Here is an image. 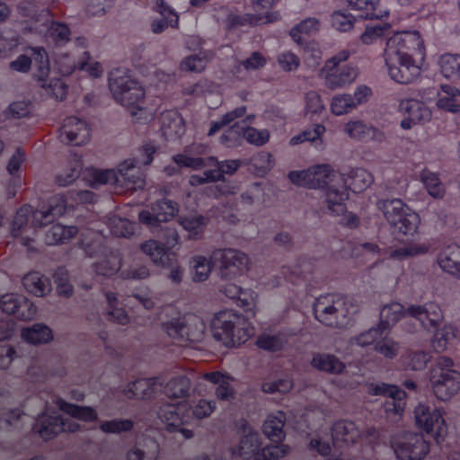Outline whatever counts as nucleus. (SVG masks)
<instances>
[{
	"label": "nucleus",
	"mask_w": 460,
	"mask_h": 460,
	"mask_svg": "<svg viewBox=\"0 0 460 460\" xmlns=\"http://www.w3.org/2000/svg\"><path fill=\"white\" fill-rule=\"evenodd\" d=\"M322 74L326 87L336 90L350 85L358 76V70L350 65L334 66L331 62H326Z\"/></svg>",
	"instance_id": "b1692460"
},
{
	"label": "nucleus",
	"mask_w": 460,
	"mask_h": 460,
	"mask_svg": "<svg viewBox=\"0 0 460 460\" xmlns=\"http://www.w3.org/2000/svg\"><path fill=\"white\" fill-rule=\"evenodd\" d=\"M290 447L285 444L268 445L256 454L254 460H279L286 456Z\"/></svg>",
	"instance_id": "774afa93"
},
{
	"label": "nucleus",
	"mask_w": 460,
	"mask_h": 460,
	"mask_svg": "<svg viewBox=\"0 0 460 460\" xmlns=\"http://www.w3.org/2000/svg\"><path fill=\"white\" fill-rule=\"evenodd\" d=\"M384 332L385 331L379 325L372 327L356 336L351 337L349 339V344L351 346L357 345L362 348L374 345L375 348L379 338H382Z\"/></svg>",
	"instance_id": "0e129e2a"
},
{
	"label": "nucleus",
	"mask_w": 460,
	"mask_h": 460,
	"mask_svg": "<svg viewBox=\"0 0 460 460\" xmlns=\"http://www.w3.org/2000/svg\"><path fill=\"white\" fill-rule=\"evenodd\" d=\"M106 299L108 303L107 315L110 321L118 324L125 325L129 322V318L125 310L119 307V298L113 292L106 293Z\"/></svg>",
	"instance_id": "13d9d810"
},
{
	"label": "nucleus",
	"mask_w": 460,
	"mask_h": 460,
	"mask_svg": "<svg viewBox=\"0 0 460 460\" xmlns=\"http://www.w3.org/2000/svg\"><path fill=\"white\" fill-rule=\"evenodd\" d=\"M160 122L162 135L168 141L178 139L185 132L183 119L177 111L170 110L162 112Z\"/></svg>",
	"instance_id": "7c9ffc66"
},
{
	"label": "nucleus",
	"mask_w": 460,
	"mask_h": 460,
	"mask_svg": "<svg viewBox=\"0 0 460 460\" xmlns=\"http://www.w3.org/2000/svg\"><path fill=\"white\" fill-rule=\"evenodd\" d=\"M163 387L160 393L164 394L167 398L185 399L190 394V379L184 375L175 376L169 380L165 381L161 378Z\"/></svg>",
	"instance_id": "72a5a7b5"
},
{
	"label": "nucleus",
	"mask_w": 460,
	"mask_h": 460,
	"mask_svg": "<svg viewBox=\"0 0 460 460\" xmlns=\"http://www.w3.org/2000/svg\"><path fill=\"white\" fill-rule=\"evenodd\" d=\"M76 234L77 228L74 226H66L61 224H56L47 232L45 241L49 245H55L69 241Z\"/></svg>",
	"instance_id": "de8ad7c7"
},
{
	"label": "nucleus",
	"mask_w": 460,
	"mask_h": 460,
	"mask_svg": "<svg viewBox=\"0 0 460 460\" xmlns=\"http://www.w3.org/2000/svg\"><path fill=\"white\" fill-rule=\"evenodd\" d=\"M315 319L332 327L344 328L357 312L356 306L346 297L327 294L316 298L313 305Z\"/></svg>",
	"instance_id": "6e6552de"
},
{
	"label": "nucleus",
	"mask_w": 460,
	"mask_h": 460,
	"mask_svg": "<svg viewBox=\"0 0 460 460\" xmlns=\"http://www.w3.org/2000/svg\"><path fill=\"white\" fill-rule=\"evenodd\" d=\"M109 88L114 100L125 107L141 103L145 90L126 68H116L110 73Z\"/></svg>",
	"instance_id": "9b49d317"
},
{
	"label": "nucleus",
	"mask_w": 460,
	"mask_h": 460,
	"mask_svg": "<svg viewBox=\"0 0 460 460\" xmlns=\"http://www.w3.org/2000/svg\"><path fill=\"white\" fill-rule=\"evenodd\" d=\"M141 250L148 255L155 265L163 268L172 266L174 254L169 252L163 244L155 240H148L141 244Z\"/></svg>",
	"instance_id": "c9c22d12"
},
{
	"label": "nucleus",
	"mask_w": 460,
	"mask_h": 460,
	"mask_svg": "<svg viewBox=\"0 0 460 460\" xmlns=\"http://www.w3.org/2000/svg\"><path fill=\"white\" fill-rule=\"evenodd\" d=\"M213 336L226 347L244 343L252 334L250 323L240 314L232 311H221L211 322Z\"/></svg>",
	"instance_id": "1a4fd4ad"
},
{
	"label": "nucleus",
	"mask_w": 460,
	"mask_h": 460,
	"mask_svg": "<svg viewBox=\"0 0 460 460\" xmlns=\"http://www.w3.org/2000/svg\"><path fill=\"white\" fill-rule=\"evenodd\" d=\"M134 421L130 419H112L101 420L99 429L105 434H121L128 432L134 428Z\"/></svg>",
	"instance_id": "052dcab7"
},
{
	"label": "nucleus",
	"mask_w": 460,
	"mask_h": 460,
	"mask_svg": "<svg viewBox=\"0 0 460 460\" xmlns=\"http://www.w3.org/2000/svg\"><path fill=\"white\" fill-rule=\"evenodd\" d=\"M192 279L202 282L208 279L212 269V261L202 255H196L190 261Z\"/></svg>",
	"instance_id": "bf43d9fd"
},
{
	"label": "nucleus",
	"mask_w": 460,
	"mask_h": 460,
	"mask_svg": "<svg viewBox=\"0 0 460 460\" xmlns=\"http://www.w3.org/2000/svg\"><path fill=\"white\" fill-rule=\"evenodd\" d=\"M286 415L283 411L270 414L263 423V433L272 441H281L285 438L283 428Z\"/></svg>",
	"instance_id": "a19ab883"
},
{
	"label": "nucleus",
	"mask_w": 460,
	"mask_h": 460,
	"mask_svg": "<svg viewBox=\"0 0 460 460\" xmlns=\"http://www.w3.org/2000/svg\"><path fill=\"white\" fill-rule=\"evenodd\" d=\"M91 240L84 238L81 246L89 257H98L99 260L93 265L97 275L113 276L121 269V257L117 250L108 248L103 244V238L99 234H92Z\"/></svg>",
	"instance_id": "f8f14e48"
},
{
	"label": "nucleus",
	"mask_w": 460,
	"mask_h": 460,
	"mask_svg": "<svg viewBox=\"0 0 460 460\" xmlns=\"http://www.w3.org/2000/svg\"><path fill=\"white\" fill-rule=\"evenodd\" d=\"M94 194L90 190H70L66 195L57 194L51 197L40 209L33 210L29 205L22 207L13 222L12 234L21 238L22 243L31 249V235L37 227H42L61 217L67 208L75 204L93 203Z\"/></svg>",
	"instance_id": "f257e3e1"
},
{
	"label": "nucleus",
	"mask_w": 460,
	"mask_h": 460,
	"mask_svg": "<svg viewBox=\"0 0 460 460\" xmlns=\"http://www.w3.org/2000/svg\"><path fill=\"white\" fill-rule=\"evenodd\" d=\"M358 438H363L366 442L372 443L377 438V431L374 428L367 429L366 436L363 438L359 427L353 421L340 420L333 424L332 439L334 447H341L343 445L353 444Z\"/></svg>",
	"instance_id": "aec40b11"
},
{
	"label": "nucleus",
	"mask_w": 460,
	"mask_h": 460,
	"mask_svg": "<svg viewBox=\"0 0 460 460\" xmlns=\"http://www.w3.org/2000/svg\"><path fill=\"white\" fill-rule=\"evenodd\" d=\"M278 0H254L253 1V9L257 13L265 12V15L262 14H238V13H230L227 16V26L229 29L244 26V25H255V24H263L267 22H273L279 18V15L277 12L270 13L268 12L277 2Z\"/></svg>",
	"instance_id": "6ab92c4d"
},
{
	"label": "nucleus",
	"mask_w": 460,
	"mask_h": 460,
	"mask_svg": "<svg viewBox=\"0 0 460 460\" xmlns=\"http://www.w3.org/2000/svg\"><path fill=\"white\" fill-rule=\"evenodd\" d=\"M344 175L346 180L347 192L348 190H350L353 192H361L373 182L372 174L362 168L351 169L347 174Z\"/></svg>",
	"instance_id": "ea45409f"
},
{
	"label": "nucleus",
	"mask_w": 460,
	"mask_h": 460,
	"mask_svg": "<svg viewBox=\"0 0 460 460\" xmlns=\"http://www.w3.org/2000/svg\"><path fill=\"white\" fill-rule=\"evenodd\" d=\"M156 146L152 143L143 146L141 157L128 158L119 164L117 170H93V186L111 184L121 190H137L145 186V174L142 165H148L153 161Z\"/></svg>",
	"instance_id": "7ed1b4c3"
},
{
	"label": "nucleus",
	"mask_w": 460,
	"mask_h": 460,
	"mask_svg": "<svg viewBox=\"0 0 460 460\" xmlns=\"http://www.w3.org/2000/svg\"><path fill=\"white\" fill-rule=\"evenodd\" d=\"M156 415L168 431H179L186 439L193 437V431L183 425L190 423V412L186 402H162L156 409Z\"/></svg>",
	"instance_id": "4468645a"
},
{
	"label": "nucleus",
	"mask_w": 460,
	"mask_h": 460,
	"mask_svg": "<svg viewBox=\"0 0 460 460\" xmlns=\"http://www.w3.org/2000/svg\"><path fill=\"white\" fill-rule=\"evenodd\" d=\"M348 6L352 10L360 11V16L365 19H384L388 16V12H381L376 9L380 0H348Z\"/></svg>",
	"instance_id": "37998d69"
},
{
	"label": "nucleus",
	"mask_w": 460,
	"mask_h": 460,
	"mask_svg": "<svg viewBox=\"0 0 460 460\" xmlns=\"http://www.w3.org/2000/svg\"><path fill=\"white\" fill-rule=\"evenodd\" d=\"M367 390L373 395H385L388 397L385 402L386 418L391 420V421H396L404 410L405 392L396 385L385 383H372L368 385Z\"/></svg>",
	"instance_id": "a211bd4d"
},
{
	"label": "nucleus",
	"mask_w": 460,
	"mask_h": 460,
	"mask_svg": "<svg viewBox=\"0 0 460 460\" xmlns=\"http://www.w3.org/2000/svg\"><path fill=\"white\" fill-rule=\"evenodd\" d=\"M410 55L403 50V32H396L391 36L386 42L384 52L385 60L399 61L400 57Z\"/></svg>",
	"instance_id": "6e6d98bb"
},
{
	"label": "nucleus",
	"mask_w": 460,
	"mask_h": 460,
	"mask_svg": "<svg viewBox=\"0 0 460 460\" xmlns=\"http://www.w3.org/2000/svg\"><path fill=\"white\" fill-rule=\"evenodd\" d=\"M444 415L445 411L442 407L426 402H420L414 409L416 426L437 442L443 440L447 434V424Z\"/></svg>",
	"instance_id": "ddd939ff"
},
{
	"label": "nucleus",
	"mask_w": 460,
	"mask_h": 460,
	"mask_svg": "<svg viewBox=\"0 0 460 460\" xmlns=\"http://www.w3.org/2000/svg\"><path fill=\"white\" fill-rule=\"evenodd\" d=\"M391 79L399 84L411 83L420 73V66L411 55L400 57L399 61L385 60Z\"/></svg>",
	"instance_id": "a878e982"
},
{
	"label": "nucleus",
	"mask_w": 460,
	"mask_h": 460,
	"mask_svg": "<svg viewBox=\"0 0 460 460\" xmlns=\"http://www.w3.org/2000/svg\"><path fill=\"white\" fill-rule=\"evenodd\" d=\"M43 8L47 7L41 0H24L19 4L18 9L20 13L31 19V24L29 27L30 31L42 22L40 21V13Z\"/></svg>",
	"instance_id": "5fc2aeb1"
},
{
	"label": "nucleus",
	"mask_w": 460,
	"mask_h": 460,
	"mask_svg": "<svg viewBox=\"0 0 460 460\" xmlns=\"http://www.w3.org/2000/svg\"><path fill=\"white\" fill-rule=\"evenodd\" d=\"M454 367L452 358L440 356L429 370L431 391L441 402L451 400L460 392V372Z\"/></svg>",
	"instance_id": "9d476101"
},
{
	"label": "nucleus",
	"mask_w": 460,
	"mask_h": 460,
	"mask_svg": "<svg viewBox=\"0 0 460 460\" xmlns=\"http://www.w3.org/2000/svg\"><path fill=\"white\" fill-rule=\"evenodd\" d=\"M214 263L220 262L219 275L224 279H233L243 275L248 267L245 253L234 249H217L211 254Z\"/></svg>",
	"instance_id": "2eb2a0df"
},
{
	"label": "nucleus",
	"mask_w": 460,
	"mask_h": 460,
	"mask_svg": "<svg viewBox=\"0 0 460 460\" xmlns=\"http://www.w3.org/2000/svg\"><path fill=\"white\" fill-rule=\"evenodd\" d=\"M432 96L428 100H436L438 109L451 112L460 113V90L453 85L442 84L440 90H431Z\"/></svg>",
	"instance_id": "c85d7f7f"
},
{
	"label": "nucleus",
	"mask_w": 460,
	"mask_h": 460,
	"mask_svg": "<svg viewBox=\"0 0 460 460\" xmlns=\"http://www.w3.org/2000/svg\"><path fill=\"white\" fill-rule=\"evenodd\" d=\"M244 165H248L249 171L256 175H264L270 168V155L267 152H259L249 160H243Z\"/></svg>",
	"instance_id": "69168bd1"
},
{
	"label": "nucleus",
	"mask_w": 460,
	"mask_h": 460,
	"mask_svg": "<svg viewBox=\"0 0 460 460\" xmlns=\"http://www.w3.org/2000/svg\"><path fill=\"white\" fill-rule=\"evenodd\" d=\"M108 227L112 234L128 238L135 231L136 225L126 218L113 215L108 219Z\"/></svg>",
	"instance_id": "680f3d73"
},
{
	"label": "nucleus",
	"mask_w": 460,
	"mask_h": 460,
	"mask_svg": "<svg viewBox=\"0 0 460 460\" xmlns=\"http://www.w3.org/2000/svg\"><path fill=\"white\" fill-rule=\"evenodd\" d=\"M254 119V114H248L243 119H242L241 123L243 127V137L250 144L262 146L268 142L270 134L266 129L258 130L255 128L249 127L248 125L252 124Z\"/></svg>",
	"instance_id": "49530a36"
},
{
	"label": "nucleus",
	"mask_w": 460,
	"mask_h": 460,
	"mask_svg": "<svg viewBox=\"0 0 460 460\" xmlns=\"http://www.w3.org/2000/svg\"><path fill=\"white\" fill-rule=\"evenodd\" d=\"M289 180L300 186L323 190L322 199L326 213H341L349 198L344 173L335 172L329 164H316L306 170L292 171Z\"/></svg>",
	"instance_id": "f03ea898"
},
{
	"label": "nucleus",
	"mask_w": 460,
	"mask_h": 460,
	"mask_svg": "<svg viewBox=\"0 0 460 460\" xmlns=\"http://www.w3.org/2000/svg\"><path fill=\"white\" fill-rule=\"evenodd\" d=\"M203 377L217 385L215 393L218 399L228 402L234 398V389L231 385L232 378L230 376L220 372H211L204 374Z\"/></svg>",
	"instance_id": "4c0bfd02"
},
{
	"label": "nucleus",
	"mask_w": 460,
	"mask_h": 460,
	"mask_svg": "<svg viewBox=\"0 0 460 460\" xmlns=\"http://www.w3.org/2000/svg\"><path fill=\"white\" fill-rule=\"evenodd\" d=\"M356 109L349 93H339L332 98L331 111L335 116L349 114Z\"/></svg>",
	"instance_id": "338daca9"
},
{
	"label": "nucleus",
	"mask_w": 460,
	"mask_h": 460,
	"mask_svg": "<svg viewBox=\"0 0 460 460\" xmlns=\"http://www.w3.org/2000/svg\"><path fill=\"white\" fill-rule=\"evenodd\" d=\"M400 217L395 224H389L393 232L403 235H413L417 232L420 222L419 215L411 210L404 213Z\"/></svg>",
	"instance_id": "a18cd8bd"
},
{
	"label": "nucleus",
	"mask_w": 460,
	"mask_h": 460,
	"mask_svg": "<svg viewBox=\"0 0 460 460\" xmlns=\"http://www.w3.org/2000/svg\"><path fill=\"white\" fill-rule=\"evenodd\" d=\"M394 452L401 460H421L429 451V445L417 433H409L393 443Z\"/></svg>",
	"instance_id": "4be33fe9"
},
{
	"label": "nucleus",
	"mask_w": 460,
	"mask_h": 460,
	"mask_svg": "<svg viewBox=\"0 0 460 460\" xmlns=\"http://www.w3.org/2000/svg\"><path fill=\"white\" fill-rule=\"evenodd\" d=\"M399 110L405 115L401 121V127L404 129H411L417 123L426 121L430 118L429 110L417 100H402L400 102Z\"/></svg>",
	"instance_id": "cd10ccee"
},
{
	"label": "nucleus",
	"mask_w": 460,
	"mask_h": 460,
	"mask_svg": "<svg viewBox=\"0 0 460 460\" xmlns=\"http://www.w3.org/2000/svg\"><path fill=\"white\" fill-rule=\"evenodd\" d=\"M158 456V446L154 441L136 444L129 449L126 460H155Z\"/></svg>",
	"instance_id": "8fccbe9b"
},
{
	"label": "nucleus",
	"mask_w": 460,
	"mask_h": 460,
	"mask_svg": "<svg viewBox=\"0 0 460 460\" xmlns=\"http://www.w3.org/2000/svg\"><path fill=\"white\" fill-rule=\"evenodd\" d=\"M58 408L69 415L64 418L55 410H47L35 420L33 430L45 440L53 438L63 431L75 432L79 429V424L72 418H76L84 421L97 420V411L90 406H78L66 402L63 399L57 400Z\"/></svg>",
	"instance_id": "20e7f679"
},
{
	"label": "nucleus",
	"mask_w": 460,
	"mask_h": 460,
	"mask_svg": "<svg viewBox=\"0 0 460 460\" xmlns=\"http://www.w3.org/2000/svg\"><path fill=\"white\" fill-rule=\"evenodd\" d=\"M154 9L160 13V17L154 19L150 23V30L153 33L159 34L169 27H178V14L166 5L163 0H156Z\"/></svg>",
	"instance_id": "473e14b6"
},
{
	"label": "nucleus",
	"mask_w": 460,
	"mask_h": 460,
	"mask_svg": "<svg viewBox=\"0 0 460 460\" xmlns=\"http://www.w3.org/2000/svg\"><path fill=\"white\" fill-rule=\"evenodd\" d=\"M162 387L161 377L141 378L128 384L123 393L129 399H149L158 394Z\"/></svg>",
	"instance_id": "c756f323"
},
{
	"label": "nucleus",
	"mask_w": 460,
	"mask_h": 460,
	"mask_svg": "<svg viewBox=\"0 0 460 460\" xmlns=\"http://www.w3.org/2000/svg\"><path fill=\"white\" fill-rule=\"evenodd\" d=\"M172 159L179 167H187L193 170L216 166L215 169L206 170L202 175H191L189 179V183L191 186L201 185L208 181H223L224 174L231 175L234 173L242 164H244L243 160H225L218 162L214 156L200 158L192 157L186 154L176 155Z\"/></svg>",
	"instance_id": "423d86ee"
},
{
	"label": "nucleus",
	"mask_w": 460,
	"mask_h": 460,
	"mask_svg": "<svg viewBox=\"0 0 460 460\" xmlns=\"http://www.w3.org/2000/svg\"><path fill=\"white\" fill-rule=\"evenodd\" d=\"M141 250L148 255L155 265L163 268L172 266L174 254L169 252L163 244L155 240H148L141 244Z\"/></svg>",
	"instance_id": "e433bc0d"
},
{
	"label": "nucleus",
	"mask_w": 460,
	"mask_h": 460,
	"mask_svg": "<svg viewBox=\"0 0 460 460\" xmlns=\"http://www.w3.org/2000/svg\"><path fill=\"white\" fill-rule=\"evenodd\" d=\"M406 315L417 320L424 329L435 328L444 319L440 305L435 302L411 305L407 309L402 304L393 302L381 308L378 325L386 332Z\"/></svg>",
	"instance_id": "39448f33"
},
{
	"label": "nucleus",
	"mask_w": 460,
	"mask_h": 460,
	"mask_svg": "<svg viewBox=\"0 0 460 460\" xmlns=\"http://www.w3.org/2000/svg\"><path fill=\"white\" fill-rule=\"evenodd\" d=\"M187 409L190 414V423L194 420H201L208 417L216 409V402L214 400L199 399L193 402L191 405L187 403Z\"/></svg>",
	"instance_id": "e2e57ef3"
},
{
	"label": "nucleus",
	"mask_w": 460,
	"mask_h": 460,
	"mask_svg": "<svg viewBox=\"0 0 460 460\" xmlns=\"http://www.w3.org/2000/svg\"><path fill=\"white\" fill-rule=\"evenodd\" d=\"M179 206L176 202L162 199L154 203L150 208L139 212V221L146 225L152 232L155 233L162 229L161 225L168 222L176 216Z\"/></svg>",
	"instance_id": "f3484780"
},
{
	"label": "nucleus",
	"mask_w": 460,
	"mask_h": 460,
	"mask_svg": "<svg viewBox=\"0 0 460 460\" xmlns=\"http://www.w3.org/2000/svg\"><path fill=\"white\" fill-rule=\"evenodd\" d=\"M320 26L321 24L319 20L314 17H308L303 20L290 31V36L294 41L302 45L304 43L302 35L314 34L320 30Z\"/></svg>",
	"instance_id": "4d7b16f0"
},
{
	"label": "nucleus",
	"mask_w": 460,
	"mask_h": 460,
	"mask_svg": "<svg viewBox=\"0 0 460 460\" xmlns=\"http://www.w3.org/2000/svg\"><path fill=\"white\" fill-rule=\"evenodd\" d=\"M34 60L39 63V74L35 77L40 82V86L47 95L62 101L66 95L67 85L60 78H47L49 74V61L44 48L35 49Z\"/></svg>",
	"instance_id": "dca6fc26"
},
{
	"label": "nucleus",
	"mask_w": 460,
	"mask_h": 460,
	"mask_svg": "<svg viewBox=\"0 0 460 460\" xmlns=\"http://www.w3.org/2000/svg\"><path fill=\"white\" fill-rule=\"evenodd\" d=\"M379 208L389 224H395L404 213L412 210L400 199L382 200L379 202Z\"/></svg>",
	"instance_id": "79ce46f5"
},
{
	"label": "nucleus",
	"mask_w": 460,
	"mask_h": 460,
	"mask_svg": "<svg viewBox=\"0 0 460 460\" xmlns=\"http://www.w3.org/2000/svg\"><path fill=\"white\" fill-rule=\"evenodd\" d=\"M438 65L444 77L452 80L460 78V55L444 54L439 58Z\"/></svg>",
	"instance_id": "603ef678"
},
{
	"label": "nucleus",
	"mask_w": 460,
	"mask_h": 460,
	"mask_svg": "<svg viewBox=\"0 0 460 460\" xmlns=\"http://www.w3.org/2000/svg\"><path fill=\"white\" fill-rule=\"evenodd\" d=\"M161 320L163 330L174 340L199 342L204 338L206 324L196 314H180L173 306L169 305L164 308Z\"/></svg>",
	"instance_id": "0eeeda50"
},
{
	"label": "nucleus",
	"mask_w": 460,
	"mask_h": 460,
	"mask_svg": "<svg viewBox=\"0 0 460 460\" xmlns=\"http://www.w3.org/2000/svg\"><path fill=\"white\" fill-rule=\"evenodd\" d=\"M242 436L239 446L234 452L244 459H250L252 456H256L260 452L261 446V437L260 433L253 429L246 421H242L238 427Z\"/></svg>",
	"instance_id": "bb28decb"
},
{
	"label": "nucleus",
	"mask_w": 460,
	"mask_h": 460,
	"mask_svg": "<svg viewBox=\"0 0 460 460\" xmlns=\"http://www.w3.org/2000/svg\"><path fill=\"white\" fill-rule=\"evenodd\" d=\"M438 263L445 272L456 276L460 270V246L451 245L442 250Z\"/></svg>",
	"instance_id": "58836bf2"
},
{
	"label": "nucleus",
	"mask_w": 460,
	"mask_h": 460,
	"mask_svg": "<svg viewBox=\"0 0 460 460\" xmlns=\"http://www.w3.org/2000/svg\"><path fill=\"white\" fill-rule=\"evenodd\" d=\"M22 337L31 344L46 343L52 340V332L45 324L36 323L22 331Z\"/></svg>",
	"instance_id": "09e8293b"
},
{
	"label": "nucleus",
	"mask_w": 460,
	"mask_h": 460,
	"mask_svg": "<svg viewBox=\"0 0 460 460\" xmlns=\"http://www.w3.org/2000/svg\"><path fill=\"white\" fill-rule=\"evenodd\" d=\"M40 16L42 22L31 28V31L43 36L47 40H50L57 45H64L70 40L71 31L69 27L64 22L52 21L48 8H43Z\"/></svg>",
	"instance_id": "412c9836"
},
{
	"label": "nucleus",
	"mask_w": 460,
	"mask_h": 460,
	"mask_svg": "<svg viewBox=\"0 0 460 460\" xmlns=\"http://www.w3.org/2000/svg\"><path fill=\"white\" fill-rule=\"evenodd\" d=\"M91 137L88 123L77 117H68L59 129V139L66 144L81 146L86 144Z\"/></svg>",
	"instance_id": "393cba45"
},
{
	"label": "nucleus",
	"mask_w": 460,
	"mask_h": 460,
	"mask_svg": "<svg viewBox=\"0 0 460 460\" xmlns=\"http://www.w3.org/2000/svg\"><path fill=\"white\" fill-rule=\"evenodd\" d=\"M22 286L31 294L42 297L49 295L52 289L49 278L39 271H31L22 278Z\"/></svg>",
	"instance_id": "f704fd0d"
},
{
	"label": "nucleus",
	"mask_w": 460,
	"mask_h": 460,
	"mask_svg": "<svg viewBox=\"0 0 460 460\" xmlns=\"http://www.w3.org/2000/svg\"><path fill=\"white\" fill-rule=\"evenodd\" d=\"M442 321L435 328L426 329L427 331H434L430 343L433 350L437 353L443 352L447 349L448 346L457 338L459 330L451 323H446L438 328Z\"/></svg>",
	"instance_id": "2f4dec72"
},
{
	"label": "nucleus",
	"mask_w": 460,
	"mask_h": 460,
	"mask_svg": "<svg viewBox=\"0 0 460 460\" xmlns=\"http://www.w3.org/2000/svg\"><path fill=\"white\" fill-rule=\"evenodd\" d=\"M311 365L320 371L331 374H340L345 368V365L338 358L326 353L314 354Z\"/></svg>",
	"instance_id": "c03bdc74"
},
{
	"label": "nucleus",
	"mask_w": 460,
	"mask_h": 460,
	"mask_svg": "<svg viewBox=\"0 0 460 460\" xmlns=\"http://www.w3.org/2000/svg\"><path fill=\"white\" fill-rule=\"evenodd\" d=\"M420 179L431 197L435 199H442L444 197L446 190L438 173L424 169L420 174Z\"/></svg>",
	"instance_id": "864d4df0"
},
{
	"label": "nucleus",
	"mask_w": 460,
	"mask_h": 460,
	"mask_svg": "<svg viewBox=\"0 0 460 460\" xmlns=\"http://www.w3.org/2000/svg\"><path fill=\"white\" fill-rule=\"evenodd\" d=\"M358 249L364 254L387 255L391 259L403 261L410 257L425 254L429 251V246L424 243H413L394 249L389 248L386 250L374 243H362L359 244Z\"/></svg>",
	"instance_id": "5701e85b"
},
{
	"label": "nucleus",
	"mask_w": 460,
	"mask_h": 460,
	"mask_svg": "<svg viewBox=\"0 0 460 460\" xmlns=\"http://www.w3.org/2000/svg\"><path fill=\"white\" fill-rule=\"evenodd\" d=\"M83 168L82 159L79 155H74L68 163L67 168L56 177L59 186H66L74 182L80 175Z\"/></svg>",
	"instance_id": "3c124183"
}]
</instances>
